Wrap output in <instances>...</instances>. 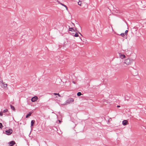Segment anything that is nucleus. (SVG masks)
I'll list each match as a JSON object with an SVG mask.
<instances>
[{
    "label": "nucleus",
    "instance_id": "16",
    "mask_svg": "<svg viewBox=\"0 0 146 146\" xmlns=\"http://www.w3.org/2000/svg\"><path fill=\"white\" fill-rule=\"evenodd\" d=\"M82 4V2L80 1H79L78 2V4L79 5H80V6H81V5Z\"/></svg>",
    "mask_w": 146,
    "mask_h": 146
},
{
    "label": "nucleus",
    "instance_id": "8",
    "mask_svg": "<svg viewBox=\"0 0 146 146\" xmlns=\"http://www.w3.org/2000/svg\"><path fill=\"white\" fill-rule=\"evenodd\" d=\"M10 107L11 109L12 110L14 111H15V109L14 107V106L12 105H10Z\"/></svg>",
    "mask_w": 146,
    "mask_h": 146
},
{
    "label": "nucleus",
    "instance_id": "30",
    "mask_svg": "<svg viewBox=\"0 0 146 146\" xmlns=\"http://www.w3.org/2000/svg\"><path fill=\"white\" fill-rule=\"evenodd\" d=\"M112 30H113V28H112Z\"/></svg>",
    "mask_w": 146,
    "mask_h": 146
},
{
    "label": "nucleus",
    "instance_id": "19",
    "mask_svg": "<svg viewBox=\"0 0 146 146\" xmlns=\"http://www.w3.org/2000/svg\"><path fill=\"white\" fill-rule=\"evenodd\" d=\"M120 35L121 36H122L123 37V36H124V33H121L120 34Z\"/></svg>",
    "mask_w": 146,
    "mask_h": 146
},
{
    "label": "nucleus",
    "instance_id": "28",
    "mask_svg": "<svg viewBox=\"0 0 146 146\" xmlns=\"http://www.w3.org/2000/svg\"><path fill=\"white\" fill-rule=\"evenodd\" d=\"M13 146V145H10V146Z\"/></svg>",
    "mask_w": 146,
    "mask_h": 146
},
{
    "label": "nucleus",
    "instance_id": "7",
    "mask_svg": "<svg viewBox=\"0 0 146 146\" xmlns=\"http://www.w3.org/2000/svg\"><path fill=\"white\" fill-rule=\"evenodd\" d=\"M15 142L13 141H11L9 142V144L11 145H14L15 144Z\"/></svg>",
    "mask_w": 146,
    "mask_h": 146
},
{
    "label": "nucleus",
    "instance_id": "27",
    "mask_svg": "<svg viewBox=\"0 0 146 146\" xmlns=\"http://www.w3.org/2000/svg\"><path fill=\"white\" fill-rule=\"evenodd\" d=\"M79 33L81 35V36H82V34H81V33Z\"/></svg>",
    "mask_w": 146,
    "mask_h": 146
},
{
    "label": "nucleus",
    "instance_id": "25",
    "mask_svg": "<svg viewBox=\"0 0 146 146\" xmlns=\"http://www.w3.org/2000/svg\"><path fill=\"white\" fill-rule=\"evenodd\" d=\"M74 84H75V82H74V81H73L72 82Z\"/></svg>",
    "mask_w": 146,
    "mask_h": 146
},
{
    "label": "nucleus",
    "instance_id": "5",
    "mask_svg": "<svg viewBox=\"0 0 146 146\" xmlns=\"http://www.w3.org/2000/svg\"><path fill=\"white\" fill-rule=\"evenodd\" d=\"M38 99V98L36 96H34L31 99V100L32 102H35Z\"/></svg>",
    "mask_w": 146,
    "mask_h": 146
},
{
    "label": "nucleus",
    "instance_id": "12",
    "mask_svg": "<svg viewBox=\"0 0 146 146\" xmlns=\"http://www.w3.org/2000/svg\"><path fill=\"white\" fill-rule=\"evenodd\" d=\"M60 5H62L64 6V7H66V9H67V6L66 5H65L64 4H63V3H60Z\"/></svg>",
    "mask_w": 146,
    "mask_h": 146
},
{
    "label": "nucleus",
    "instance_id": "24",
    "mask_svg": "<svg viewBox=\"0 0 146 146\" xmlns=\"http://www.w3.org/2000/svg\"><path fill=\"white\" fill-rule=\"evenodd\" d=\"M120 107V106H117V108H119Z\"/></svg>",
    "mask_w": 146,
    "mask_h": 146
},
{
    "label": "nucleus",
    "instance_id": "1",
    "mask_svg": "<svg viewBox=\"0 0 146 146\" xmlns=\"http://www.w3.org/2000/svg\"><path fill=\"white\" fill-rule=\"evenodd\" d=\"M133 60L127 59L124 60V63L126 64V65H129L131 64L133 62Z\"/></svg>",
    "mask_w": 146,
    "mask_h": 146
},
{
    "label": "nucleus",
    "instance_id": "21",
    "mask_svg": "<svg viewBox=\"0 0 146 146\" xmlns=\"http://www.w3.org/2000/svg\"><path fill=\"white\" fill-rule=\"evenodd\" d=\"M128 32V30H126L125 31V34H127V32Z\"/></svg>",
    "mask_w": 146,
    "mask_h": 146
},
{
    "label": "nucleus",
    "instance_id": "4",
    "mask_svg": "<svg viewBox=\"0 0 146 146\" xmlns=\"http://www.w3.org/2000/svg\"><path fill=\"white\" fill-rule=\"evenodd\" d=\"M1 86L2 88L5 89L7 88V84H4L3 82H1Z\"/></svg>",
    "mask_w": 146,
    "mask_h": 146
},
{
    "label": "nucleus",
    "instance_id": "11",
    "mask_svg": "<svg viewBox=\"0 0 146 146\" xmlns=\"http://www.w3.org/2000/svg\"><path fill=\"white\" fill-rule=\"evenodd\" d=\"M69 31H72V32L74 31V29H73L72 28L69 27Z\"/></svg>",
    "mask_w": 146,
    "mask_h": 146
},
{
    "label": "nucleus",
    "instance_id": "23",
    "mask_svg": "<svg viewBox=\"0 0 146 146\" xmlns=\"http://www.w3.org/2000/svg\"><path fill=\"white\" fill-rule=\"evenodd\" d=\"M59 97H60V95L59 94V93H58L57 94V95Z\"/></svg>",
    "mask_w": 146,
    "mask_h": 146
},
{
    "label": "nucleus",
    "instance_id": "22",
    "mask_svg": "<svg viewBox=\"0 0 146 146\" xmlns=\"http://www.w3.org/2000/svg\"><path fill=\"white\" fill-rule=\"evenodd\" d=\"M57 94L58 93H54L52 94H54L55 95H57Z\"/></svg>",
    "mask_w": 146,
    "mask_h": 146
},
{
    "label": "nucleus",
    "instance_id": "14",
    "mask_svg": "<svg viewBox=\"0 0 146 146\" xmlns=\"http://www.w3.org/2000/svg\"><path fill=\"white\" fill-rule=\"evenodd\" d=\"M121 58L123 59L125 57V55L123 54H121L120 56Z\"/></svg>",
    "mask_w": 146,
    "mask_h": 146
},
{
    "label": "nucleus",
    "instance_id": "13",
    "mask_svg": "<svg viewBox=\"0 0 146 146\" xmlns=\"http://www.w3.org/2000/svg\"><path fill=\"white\" fill-rule=\"evenodd\" d=\"M81 95H82V94H81V92H78L77 93V95L78 96H80Z\"/></svg>",
    "mask_w": 146,
    "mask_h": 146
},
{
    "label": "nucleus",
    "instance_id": "26",
    "mask_svg": "<svg viewBox=\"0 0 146 146\" xmlns=\"http://www.w3.org/2000/svg\"><path fill=\"white\" fill-rule=\"evenodd\" d=\"M58 121H59V123H60L61 122V121L60 120H58Z\"/></svg>",
    "mask_w": 146,
    "mask_h": 146
},
{
    "label": "nucleus",
    "instance_id": "18",
    "mask_svg": "<svg viewBox=\"0 0 146 146\" xmlns=\"http://www.w3.org/2000/svg\"><path fill=\"white\" fill-rule=\"evenodd\" d=\"M3 126L2 125V124L1 123H0V128H3Z\"/></svg>",
    "mask_w": 146,
    "mask_h": 146
},
{
    "label": "nucleus",
    "instance_id": "10",
    "mask_svg": "<svg viewBox=\"0 0 146 146\" xmlns=\"http://www.w3.org/2000/svg\"><path fill=\"white\" fill-rule=\"evenodd\" d=\"M35 122V121L34 120H32L31 121V126H33V124H34V123Z\"/></svg>",
    "mask_w": 146,
    "mask_h": 146
},
{
    "label": "nucleus",
    "instance_id": "3",
    "mask_svg": "<svg viewBox=\"0 0 146 146\" xmlns=\"http://www.w3.org/2000/svg\"><path fill=\"white\" fill-rule=\"evenodd\" d=\"M12 130L11 129H9L5 131V133L6 134L8 135H9L12 133Z\"/></svg>",
    "mask_w": 146,
    "mask_h": 146
},
{
    "label": "nucleus",
    "instance_id": "20",
    "mask_svg": "<svg viewBox=\"0 0 146 146\" xmlns=\"http://www.w3.org/2000/svg\"><path fill=\"white\" fill-rule=\"evenodd\" d=\"M3 115V113L1 112H0V116H2Z\"/></svg>",
    "mask_w": 146,
    "mask_h": 146
},
{
    "label": "nucleus",
    "instance_id": "6",
    "mask_svg": "<svg viewBox=\"0 0 146 146\" xmlns=\"http://www.w3.org/2000/svg\"><path fill=\"white\" fill-rule=\"evenodd\" d=\"M128 123V122L126 120H124L122 122V124L123 125H126Z\"/></svg>",
    "mask_w": 146,
    "mask_h": 146
},
{
    "label": "nucleus",
    "instance_id": "2",
    "mask_svg": "<svg viewBox=\"0 0 146 146\" xmlns=\"http://www.w3.org/2000/svg\"><path fill=\"white\" fill-rule=\"evenodd\" d=\"M74 101V100L72 98H70L68 99L66 102V104H69L73 102Z\"/></svg>",
    "mask_w": 146,
    "mask_h": 146
},
{
    "label": "nucleus",
    "instance_id": "17",
    "mask_svg": "<svg viewBox=\"0 0 146 146\" xmlns=\"http://www.w3.org/2000/svg\"><path fill=\"white\" fill-rule=\"evenodd\" d=\"M8 111V110L7 109H5V110H4L3 111V112L4 113H5V112H6L7 111Z\"/></svg>",
    "mask_w": 146,
    "mask_h": 146
},
{
    "label": "nucleus",
    "instance_id": "15",
    "mask_svg": "<svg viewBox=\"0 0 146 146\" xmlns=\"http://www.w3.org/2000/svg\"><path fill=\"white\" fill-rule=\"evenodd\" d=\"M78 35L77 33H76L74 35V36L75 37H78Z\"/></svg>",
    "mask_w": 146,
    "mask_h": 146
},
{
    "label": "nucleus",
    "instance_id": "9",
    "mask_svg": "<svg viewBox=\"0 0 146 146\" xmlns=\"http://www.w3.org/2000/svg\"><path fill=\"white\" fill-rule=\"evenodd\" d=\"M32 114V113L31 112H30L29 113H28V114H27L26 116V118H27L28 117H29Z\"/></svg>",
    "mask_w": 146,
    "mask_h": 146
},
{
    "label": "nucleus",
    "instance_id": "29",
    "mask_svg": "<svg viewBox=\"0 0 146 146\" xmlns=\"http://www.w3.org/2000/svg\"><path fill=\"white\" fill-rule=\"evenodd\" d=\"M52 113H54V112H52Z\"/></svg>",
    "mask_w": 146,
    "mask_h": 146
}]
</instances>
